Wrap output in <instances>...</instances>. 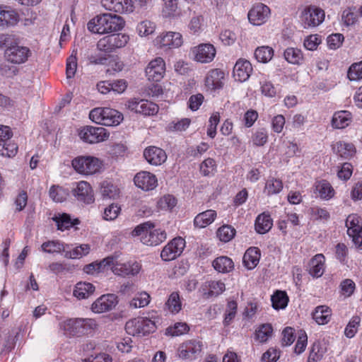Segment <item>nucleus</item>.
<instances>
[{
  "label": "nucleus",
  "instance_id": "338daca9",
  "mask_svg": "<svg viewBox=\"0 0 362 362\" xmlns=\"http://www.w3.org/2000/svg\"><path fill=\"white\" fill-rule=\"evenodd\" d=\"M219 39L224 45L230 46L235 42L237 34L234 30L230 28H226L222 30L220 33Z\"/></svg>",
  "mask_w": 362,
  "mask_h": 362
},
{
  "label": "nucleus",
  "instance_id": "603ef678",
  "mask_svg": "<svg viewBox=\"0 0 362 362\" xmlns=\"http://www.w3.org/2000/svg\"><path fill=\"white\" fill-rule=\"evenodd\" d=\"M66 245L57 240H49L45 242L41 245V250L47 253L54 254L63 252L64 255Z\"/></svg>",
  "mask_w": 362,
  "mask_h": 362
},
{
  "label": "nucleus",
  "instance_id": "69168bd1",
  "mask_svg": "<svg viewBox=\"0 0 362 362\" xmlns=\"http://www.w3.org/2000/svg\"><path fill=\"white\" fill-rule=\"evenodd\" d=\"M191 120L189 118H183L180 120H173L167 126V129L170 132H184L190 125Z\"/></svg>",
  "mask_w": 362,
  "mask_h": 362
},
{
  "label": "nucleus",
  "instance_id": "f257e3e1",
  "mask_svg": "<svg viewBox=\"0 0 362 362\" xmlns=\"http://www.w3.org/2000/svg\"><path fill=\"white\" fill-rule=\"evenodd\" d=\"M125 25L124 18L118 15L110 13L99 14L90 19L88 30L93 33L105 34L122 30Z\"/></svg>",
  "mask_w": 362,
  "mask_h": 362
},
{
  "label": "nucleus",
  "instance_id": "680f3d73",
  "mask_svg": "<svg viewBox=\"0 0 362 362\" xmlns=\"http://www.w3.org/2000/svg\"><path fill=\"white\" fill-rule=\"evenodd\" d=\"M269 138L268 131L265 128H259L252 134L251 141L255 146H263Z\"/></svg>",
  "mask_w": 362,
  "mask_h": 362
},
{
  "label": "nucleus",
  "instance_id": "4d7b16f0",
  "mask_svg": "<svg viewBox=\"0 0 362 362\" xmlns=\"http://www.w3.org/2000/svg\"><path fill=\"white\" fill-rule=\"evenodd\" d=\"M217 165L214 159L208 158L202 161L199 165L200 173L205 177H211L216 172Z\"/></svg>",
  "mask_w": 362,
  "mask_h": 362
},
{
  "label": "nucleus",
  "instance_id": "5701e85b",
  "mask_svg": "<svg viewBox=\"0 0 362 362\" xmlns=\"http://www.w3.org/2000/svg\"><path fill=\"white\" fill-rule=\"evenodd\" d=\"M134 181L135 185L144 191L152 190L158 185L156 175L146 171L137 173L134 178Z\"/></svg>",
  "mask_w": 362,
  "mask_h": 362
},
{
  "label": "nucleus",
  "instance_id": "bf43d9fd",
  "mask_svg": "<svg viewBox=\"0 0 362 362\" xmlns=\"http://www.w3.org/2000/svg\"><path fill=\"white\" fill-rule=\"evenodd\" d=\"M235 229L229 225L221 226L216 232L218 238L223 243L230 241L235 235Z\"/></svg>",
  "mask_w": 362,
  "mask_h": 362
},
{
  "label": "nucleus",
  "instance_id": "2eb2a0df",
  "mask_svg": "<svg viewBox=\"0 0 362 362\" xmlns=\"http://www.w3.org/2000/svg\"><path fill=\"white\" fill-rule=\"evenodd\" d=\"M126 107L132 112L144 115H153L158 111V107L156 104L139 98H133L128 100Z\"/></svg>",
  "mask_w": 362,
  "mask_h": 362
},
{
  "label": "nucleus",
  "instance_id": "3c124183",
  "mask_svg": "<svg viewBox=\"0 0 362 362\" xmlns=\"http://www.w3.org/2000/svg\"><path fill=\"white\" fill-rule=\"evenodd\" d=\"M52 219L55 221L58 230L62 231L70 228L78 223V220H74L73 221L71 219L70 216L66 214H59L58 215L54 216Z\"/></svg>",
  "mask_w": 362,
  "mask_h": 362
},
{
  "label": "nucleus",
  "instance_id": "4468645a",
  "mask_svg": "<svg viewBox=\"0 0 362 362\" xmlns=\"http://www.w3.org/2000/svg\"><path fill=\"white\" fill-rule=\"evenodd\" d=\"M185 247V240L177 237L170 240L162 250L160 257L164 261H171L179 257Z\"/></svg>",
  "mask_w": 362,
  "mask_h": 362
},
{
  "label": "nucleus",
  "instance_id": "9b49d317",
  "mask_svg": "<svg viewBox=\"0 0 362 362\" xmlns=\"http://www.w3.org/2000/svg\"><path fill=\"white\" fill-rule=\"evenodd\" d=\"M31 56V51L28 47L11 43L4 52L6 60L13 64H21L26 62Z\"/></svg>",
  "mask_w": 362,
  "mask_h": 362
},
{
  "label": "nucleus",
  "instance_id": "58836bf2",
  "mask_svg": "<svg viewBox=\"0 0 362 362\" xmlns=\"http://www.w3.org/2000/svg\"><path fill=\"white\" fill-rule=\"evenodd\" d=\"M327 352V346L325 343L317 341L314 342L310 348L307 362L320 361Z\"/></svg>",
  "mask_w": 362,
  "mask_h": 362
},
{
  "label": "nucleus",
  "instance_id": "de8ad7c7",
  "mask_svg": "<svg viewBox=\"0 0 362 362\" xmlns=\"http://www.w3.org/2000/svg\"><path fill=\"white\" fill-rule=\"evenodd\" d=\"M273 334V327L271 324L265 323L259 325L255 330V337L260 343L267 342Z\"/></svg>",
  "mask_w": 362,
  "mask_h": 362
},
{
  "label": "nucleus",
  "instance_id": "b1692460",
  "mask_svg": "<svg viewBox=\"0 0 362 362\" xmlns=\"http://www.w3.org/2000/svg\"><path fill=\"white\" fill-rule=\"evenodd\" d=\"M144 156L149 164L156 166L160 165L167 159L165 151L154 146L146 148L144 151Z\"/></svg>",
  "mask_w": 362,
  "mask_h": 362
},
{
  "label": "nucleus",
  "instance_id": "ddd939ff",
  "mask_svg": "<svg viewBox=\"0 0 362 362\" xmlns=\"http://www.w3.org/2000/svg\"><path fill=\"white\" fill-rule=\"evenodd\" d=\"M155 45L162 49H176L183 44V37L180 33L168 31L162 33L154 40Z\"/></svg>",
  "mask_w": 362,
  "mask_h": 362
},
{
  "label": "nucleus",
  "instance_id": "c03bdc74",
  "mask_svg": "<svg viewBox=\"0 0 362 362\" xmlns=\"http://www.w3.org/2000/svg\"><path fill=\"white\" fill-rule=\"evenodd\" d=\"M156 29V24L150 20H143L138 23L136 31L141 37H146L154 33Z\"/></svg>",
  "mask_w": 362,
  "mask_h": 362
},
{
  "label": "nucleus",
  "instance_id": "72a5a7b5",
  "mask_svg": "<svg viewBox=\"0 0 362 362\" xmlns=\"http://www.w3.org/2000/svg\"><path fill=\"white\" fill-rule=\"evenodd\" d=\"M1 27L13 26L19 21L18 13L9 6H1Z\"/></svg>",
  "mask_w": 362,
  "mask_h": 362
},
{
  "label": "nucleus",
  "instance_id": "7ed1b4c3",
  "mask_svg": "<svg viewBox=\"0 0 362 362\" xmlns=\"http://www.w3.org/2000/svg\"><path fill=\"white\" fill-rule=\"evenodd\" d=\"M134 236H139L141 243L146 245H158L167 238L165 231L156 228L153 223L146 222L137 226L133 230Z\"/></svg>",
  "mask_w": 362,
  "mask_h": 362
},
{
  "label": "nucleus",
  "instance_id": "37998d69",
  "mask_svg": "<svg viewBox=\"0 0 362 362\" xmlns=\"http://www.w3.org/2000/svg\"><path fill=\"white\" fill-rule=\"evenodd\" d=\"M283 187L281 180L270 177L266 180L263 192L267 196L277 194L281 192Z\"/></svg>",
  "mask_w": 362,
  "mask_h": 362
},
{
  "label": "nucleus",
  "instance_id": "412c9836",
  "mask_svg": "<svg viewBox=\"0 0 362 362\" xmlns=\"http://www.w3.org/2000/svg\"><path fill=\"white\" fill-rule=\"evenodd\" d=\"M270 15L269 8L262 4L255 5L248 13V20L254 25L264 23Z\"/></svg>",
  "mask_w": 362,
  "mask_h": 362
},
{
  "label": "nucleus",
  "instance_id": "a878e982",
  "mask_svg": "<svg viewBox=\"0 0 362 362\" xmlns=\"http://www.w3.org/2000/svg\"><path fill=\"white\" fill-rule=\"evenodd\" d=\"M203 295L209 298L221 294L226 290L225 284L221 281H208L202 285Z\"/></svg>",
  "mask_w": 362,
  "mask_h": 362
},
{
  "label": "nucleus",
  "instance_id": "20e7f679",
  "mask_svg": "<svg viewBox=\"0 0 362 362\" xmlns=\"http://www.w3.org/2000/svg\"><path fill=\"white\" fill-rule=\"evenodd\" d=\"M89 118L95 123L104 126H117L123 120L119 111L109 107H96L89 113Z\"/></svg>",
  "mask_w": 362,
  "mask_h": 362
},
{
  "label": "nucleus",
  "instance_id": "6e6552de",
  "mask_svg": "<svg viewBox=\"0 0 362 362\" xmlns=\"http://www.w3.org/2000/svg\"><path fill=\"white\" fill-rule=\"evenodd\" d=\"M79 138L88 144H96L107 140L110 133L102 127L85 126L78 129Z\"/></svg>",
  "mask_w": 362,
  "mask_h": 362
},
{
  "label": "nucleus",
  "instance_id": "39448f33",
  "mask_svg": "<svg viewBox=\"0 0 362 362\" xmlns=\"http://www.w3.org/2000/svg\"><path fill=\"white\" fill-rule=\"evenodd\" d=\"M110 257L114 259L110 269L115 275L134 276L137 275L141 271V265L136 260L123 261L119 259L120 255L118 254L111 255Z\"/></svg>",
  "mask_w": 362,
  "mask_h": 362
},
{
  "label": "nucleus",
  "instance_id": "0eeeda50",
  "mask_svg": "<svg viewBox=\"0 0 362 362\" xmlns=\"http://www.w3.org/2000/svg\"><path fill=\"white\" fill-rule=\"evenodd\" d=\"M324 10L316 6H308L303 9L300 15L301 25L305 29L320 25L325 20Z\"/></svg>",
  "mask_w": 362,
  "mask_h": 362
},
{
  "label": "nucleus",
  "instance_id": "a211bd4d",
  "mask_svg": "<svg viewBox=\"0 0 362 362\" xmlns=\"http://www.w3.org/2000/svg\"><path fill=\"white\" fill-rule=\"evenodd\" d=\"M148 81H160L165 74V62L162 57H156L151 60L145 69Z\"/></svg>",
  "mask_w": 362,
  "mask_h": 362
},
{
  "label": "nucleus",
  "instance_id": "c756f323",
  "mask_svg": "<svg viewBox=\"0 0 362 362\" xmlns=\"http://www.w3.org/2000/svg\"><path fill=\"white\" fill-rule=\"evenodd\" d=\"M216 216V211L212 209L199 213L194 218V226L197 228H206L215 221Z\"/></svg>",
  "mask_w": 362,
  "mask_h": 362
},
{
  "label": "nucleus",
  "instance_id": "a18cd8bd",
  "mask_svg": "<svg viewBox=\"0 0 362 362\" xmlns=\"http://www.w3.org/2000/svg\"><path fill=\"white\" fill-rule=\"evenodd\" d=\"M214 268L221 273H228L234 267L232 259L226 256H221L213 261Z\"/></svg>",
  "mask_w": 362,
  "mask_h": 362
},
{
  "label": "nucleus",
  "instance_id": "473e14b6",
  "mask_svg": "<svg viewBox=\"0 0 362 362\" xmlns=\"http://www.w3.org/2000/svg\"><path fill=\"white\" fill-rule=\"evenodd\" d=\"M315 192L325 200L331 199L335 194V191L330 183L324 180L315 183Z\"/></svg>",
  "mask_w": 362,
  "mask_h": 362
},
{
  "label": "nucleus",
  "instance_id": "ea45409f",
  "mask_svg": "<svg viewBox=\"0 0 362 362\" xmlns=\"http://www.w3.org/2000/svg\"><path fill=\"white\" fill-rule=\"evenodd\" d=\"M273 222L270 216L262 213L259 214L255 221V230L259 234L267 233L272 227Z\"/></svg>",
  "mask_w": 362,
  "mask_h": 362
},
{
  "label": "nucleus",
  "instance_id": "49530a36",
  "mask_svg": "<svg viewBox=\"0 0 362 362\" xmlns=\"http://www.w3.org/2000/svg\"><path fill=\"white\" fill-rule=\"evenodd\" d=\"M90 251V246L88 244H82L75 247L72 250H69L66 245L64 257L69 259H80L87 255Z\"/></svg>",
  "mask_w": 362,
  "mask_h": 362
},
{
  "label": "nucleus",
  "instance_id": "bb28decb",
  "mask_svg": "<svg viewBox=\"0 0 362 362\" xmlns=\"http://www.w3.org/2000/svg\"><path fill=\"white\" fill-rule=\"evenodd\" d=\"M325 257L322 254L315 255L308 264V273L315 278L322 276L325 272Z\"/></svg>",
  "mask_w": 362,
  "mask_h": 362
},
{
  "label": "nucleus",
  "instance_id": "7c9ffc66",
  "mask_svg": "<svg viewBox=\"0 0 362 362\" xmlns=\"http://www.w3.org/2000/svg\"><path fill=\"white\" fill-rule=\"evenodd\" d=\"M95 287L86 281L78 282L74 288L73 295L78 300L86 299L94 293Z\"/></svg>",
  "mask_w": 362,
  "mask_h": 362
},
{
  "label": "nucleus",
  "instance_id": "4be33fe9",
  "mask_svg": "<svg viewBox=\"0 0 362 362\" xmlns=\"http://www.w3.org/2000/svg\"><path fill=\"white\" fill-rule=\"evenodd\" d=\"M252 70L253 69L250 61L245 59H239L233 67V78L236 81L245 82L250 78Z\"/></svg>",
  "mask_w": 362,
  "mask_h": 362
},
{
  "label": "nucleus",
  "instance_id": "6ab92c4d",
  "mask_svg": "<svg viewBox=\"0 0 362 362\" xmlns=\"http://www.w3.org/2000/svg\"><path fill=\"white\" fill-rule=\"evenodd\" d=\"M72 192L76 199L80 202L90 204L95 201L93 190L90 185L86 181L76 182Z\"/></svg>",
  "mask_w": 362,
  "mask_h": 362
},
{
  "label": "nucleus",
  "instance_id": "a19ab883",
  "mask_svg": "<svg viewBox=\"0 0 362 362\" xmlns=\"http://www.w3.org/2000/svg\"><path fill=\"white\" fill-rule=\"evenodd\" d=\"M286 61L291 64L300 65L303 62V54L301 49L296 47H288L284 52Z\"/></svg>",
  "mask_w": 362,
  "mask_h": 362
},
{
  "label": "nucleus",
  "instance_id": "09e8293b",
  "mask_svg": "<svg viewBox=\"0 0 362 362\" xmlns=\"http://www.w3.org/2000/svg\"><path fill=\"white\" fill-rule=\"evenodd\" d=\"M49 197L54 202H63L66 201L69 195L68 189L59 185H52L49 191Z\"/></svg>",
  "mask_w": 362,
  "mask_h": 362
},
{
  "label": "nucleus",
  "instance_id": "f03ea898",
  "mask_svg": "<svg viewBox=\"0 0 362 362\" xmlns=\"http://www.w3.org/2000/svg\"><path fill=\"white\" fill-rule=\"evenodd\" d=\"M159 317L156 311L148 313V316H139L129 320L125 325L126 332L132 336L144 337L155 332Z\"/></svg>",
  "mask_w": 362,
  "mask_h": 362
},
{
  "label": "nucleus",
  "instance_id": "774afa93",
  "mask_svg": "<svg viewBox=\"0 0 362 362\" xmlns=\"http://www.w3.org/2000/svg\"><path fill=\"white\" fill-rule=\"evenodd\" d=\"M322 43V37L318 34H313L307 36L303 42L305 48L310 51L316 50Z\"/></svg>",
  "mask_w": 362,
  "mask_h": 362
},
{
  "label": "nucleus",
  "instance_id": "9d476101",
  "mask_svg": "<svg viewBox=\"0 0 362 362\" xmlns=\"http://www.w3.org/2000/svg\"><path fill=\"white\" fill-rule=\"evenodd\" d=\"M204 344L199 339H189L182 343L177 353L180 358L194 361L201 356Z\"/></svg>",
  "mask_w": 362,
  "mask_h": 362
},
{
  "label": "nucleus",
  "instance_id": "8fccbe9b",
  "mask_svg": "<svg viewBox=\"0 0 362 362\" xmlns=\"http://www.w3.org/2000/svg\"><path fill=\"white\" fill-rule=\"evenodd\" d=\"M78 319H65L59 322V327L66 335L79 334Z\"/></svg>",
  "mask_w": 362,
  "mask_h": 362
},
{
  "label": "nucleus",
  "instance_id": "e433bc0d",
  "mask_svg": "<svg viewBox=\"0 0 362 362\" xmlns=\"http://www.w3.org/2000/svg\"><path fill=\"white\" fill-rule=\"evenodd\" d=\"M260 251L257 247H250L243 256L244 265L248 269H252L257 267L259 262Z\"/></svg>",
  "mask_w": 362,
  "mask_h": 362
},
{
  "label": "nucleus",
  "instance_id": "f3484780",
  "mask_svg": "<svg viewBox=\"0 0 362 362\" xmlns=\"http://www.w3.org/2000/svg\"><path fill=\"white\" fill-rule=\"evenodd\" d=\"M117 303L118 298L115 294H104L92 303L91 310L98 314L109 312L114 309Z\"/></svg>",
  "mask_w": 362,
  "mask_h": 362
},
{
  "label": "nucleus",
  "instance_id": "aec40b11",
  "mask_svg": "<svg viewBox=\"0 0 362 362\" xmlns=\"http://www.w3.org/2000/svg\"><path fill=\"white\" fill-rule=\"evenodd\" d=\"M101 4L105 9L122 14L131 13L135 8L133 0H101Z\"/></svg>",
  "mask_w": 362,
  "mask_h": 362
},
{
  "label": "nucleus",
  "instance_id": "dca6fc26",
  "mask_svg": "<svg viewBox=\"0 0 362 362\" xmlns=\"http://www.w3.org/2000/svg\"><path fill=\"white\" fill-rule=\"evenodd\" d=\"M347 234L351 238L356 247L362 249V225L360 218L356 214L349 215L346 221Z\"/></svg>",
  "mask_w": 362,
  "mask_h": 362
},
{
  "label": "nucleus",
  "instance_id": "2f4dec72",
  "mask_svg": "<svg viewBox=\"0 0 362 362\" xmlns=\"http://www.w3.org/2000/svg\"><path fill=\"white\" fill-rule=\"evenodd\" d=\"M113 261L114 259L108 256L99 262H95L86 265L83 270L88 274H95L104 271L105 268H110Z\"/></svg>",
  "mask_w": 362,
  "mask_h": 362
},
{
  "label": "nucleus",
  "instance_id": "1a4fd4ad",
  "mask_svg": "<svg viewBox=\"0 0 362 362\" xmlns=\"http://www.w3.org/2000/svg\"><path fill=\"white\" fill-rule=\"evenodd\" d=\"M129 40L130 37L127 33L112 34L101 38L98 42L97 47L101 51L112 52L125 47Z\"/></svg>",
  "mask_w": 362,
  "mask_h": 362
},
{
  "label": "nucleus",
  "instance_id": "5fc2aeb1",
  "mask_svg": "<svg viewBox=\"0 0 362 362\" xmlns=\"http://www.w3.org/2000/svg\"><path fill=\"white\" fill-rule=\"evenodd\" d=\"M272 306L275 310L284 309L288 303V297L285 291H276L271 298Z\"/></svg>",
  "mask_w": 362,
  "mask_h": 362
},
{
  "label": "nucleus",
  "instance_id": "052dcab7",
  "mask_svg": "<svg viewBox=\"0 0 362 362\" xmlns=\"http://www.w3.org/2000/svg\"><path fill=\"white\" fill-rule=\"evenodd\" d=\"M151 301L150 295L145 291L137 293L130 301L129 305L133 308H140L147 306Z\"/></svg>",
  "mask_w": 362,
  "mask_h": 362
},
{
  "label": "nucleus",
  "instance_id": "13d9d810",
  "mask_svg": "<svg viewBox=\"0 0 362 362\" xmlns=\"http://www.w3.org/2000/svg\"><path fill=\"white\" fill-rule=\"evenodd\" d=\"M189 327L186 322H178L169 326L165 329V335L170 337H178L188 332Z\"/></svg>",
  "mask_w": 362,
  "mask_h": 362
},
{
  "label": "nucleus",
  "instance_id": "c9c22d12",
  "mask_svg": "<svg viewBox=\"0 0 362 362\" xmlns=\"http://www.w3.org/2000/svg\"><path fill=\"white\" fill-rule=\"evenodd\" d=\"M332 317V310L327 305H319L315 308L313 314L314 320L320 325L327 324Z\"/></svg>",
  "mask_w": 362,
  "mask_h": 362
},
{
  "label": "nucleus",
  "instance_id": "6e6d98bb",
  "mask_svg": "<svg viewBox=\"0 0 362 362\" xmlns=\"http://www.w3.org/2000/svg\"><path fill=\"white\" fill-rule=\"evenodd\" d=\"M274 56V49L269 46H262L257 47L255 51V59L259 62L267 63Z\"/></svg>",
  "mask_w": 362,
  "mask_h": 362
},
{
  "label": "nucleus",
  "instance_id": "79ce46f5",
  "mask_svg": "<svg viewBox=\"0 0 362 362\" xmlns=\"http://www.w3.org/2000/svg\"><path fill=\"white\" fill-rule=\"evenodd\" d=\"M358 16L355 6H349L345 8L341 16V23L345 27H351L357 23Z\"/></svg>",
  "mask_w": 362,
  "mask_h": 362
},
{
  "label": "nucleus",
  "instance_id": "f704fd0d",
  "mask_svg": "<svg viewBox=\"0 0 362 362\" xmlns=\"http://www.w3.org/2000/svg\"><path fill=\"white\" fill-rule=\"evenodd\" d=\"M182 308V303L178 292L174 291L171 293L164 306V309L172 315L177 314Z\"/></svg>",
  "mask_w": 362,
  "mask_h": 362
},
{
  "label": "nucleus",
  "instance_id": "4c0bfd02",
  "mask_svg": "<svg viewBox=\"0 0 362 362\" xmlns=\"http://www.w3.org/2000/svg\"><path fill=\"white\" fill-rule=\"evenodd\" d=\"M100 193L103 199H116L119 197L120 190L118 187L112 182L105 180L101 183Z\"/></svg>",
  "mask_w": 362,
  "mask_h": 362
},
{
  "label": "nucleus",
  "instance_id": "c85d7f7f",
  "mask_svg": "<svg viewBox=\"0 0 362 362\" xmlns=\"http://www.w3.org/2000/svg\"><path fill=\"white\" fill-rule=\"evenodd\" d=\"M332 149L338 156L346 159L353 157L356 153L354 145L344 141H339L334 144Z\"/></svg>",
  "mask_w": 362,
  "mask_h": 362
},
{
  "label": "nucleus",
  "instance_id": "cd10ccee",
  "mask_svg": "<svg viewBox=\"0 0 362 362\" xmlns=\"http://www.w3.org/2000/svg\"><path fill=\"white\" fill-rule=\"evenodd\" d=\"M352 121L351 113L346 110H341L334 112L332 118V127L334 129H344Z\"/></svg>",
  "mask_w": 362,
  "mask_h": 362
},
{
  "label": "nucleus",
  "instance_id": "0e129e2a",
  "mask_svg": "<svg viewBox=\"0 0 362 362\" xmlns=\"http://www.w3.org/2000/svg\"><path fill=\"white\" fill-rule=\"evenodd\" d=\"M204 17L202 15L193 16L188 24L190 33L199 35L203 30Z\"/></svg>",
  "mask_w": 362,
  "mask_h": 362
},
{
  "label": "nucleus",
  "instance_id": "f8f14e48",
  "mask_svg": "<svg viewBox=\"0 0 362 362\" xmlns=\"http://www.w3.org/2000/svg\"><path fill=\"white\" fill-rule=\"evenodd\" d=\"M190 53L192 59L201 64H209L211 62L216 54V49L211 43H201L193 47Z\"/></svg>",
  "mask_w": 362,
  "mask_h": 362
},
{
  "label": "nucleus",
  "instance_id": "423d86ee",
  "mask_svg": "<svg viewBox=\"0 0 362 362\" xmlns=\"http://www.w3.org/2000/svg\"><path fill=\"white\" fill-rule=\"evenodd\" d=\"M72 167L79 174L89 175L99 172L102 162L90 156H78L72 160Z\"/></svg>",
  "mask_w": 362,
  "mask_h": 362
},
{
  "label": "nucleus",
  "instance_id": "864d4df0",
  "mask_svg": "<svg viewBox=\"0 0 362 362\" xmlns=\"http://www.w3.org/2000/svg\"><path fill=\"white\" fill-rule=\"evenodd\" d=\"M163 16L165 18H177L182 15L181 11L177 7L176 0H171L164 3Z\"/></svg>",
  "mask_w": 362,
  "mask_h": 362
},
{
  "label": "nucleus",
  "instance_id": "393cba45",
  "mask_svg": "<svg viewBox=\"0 0 362 362\" xmlns=\"http://www.w3.org/2000/svg\"><path fill=\"white\" fill-rule=\"evenodd\" d=\"M225 74L218 69L210 70L205 78V86L211 90H215L222 88Z\"/></svg>",
  "mask_w": 362,
  "mask_h": 362
},
{
  "label": "nucleus",
  "instance_id": "e2e57ef3",
  "mask_svg": "<svg viewBox=\"0 0 362 362\" xmlns=\"http://www.w3.org/2000/svg\"><path fill=\"white\" fill-rule=\"evenodd\" d=\"M79 334H88L97 329L98 324L93 319H78Z\"/></svg>",
  "mask_w": 362,
  "mask_h": 362
}]
</instances>
